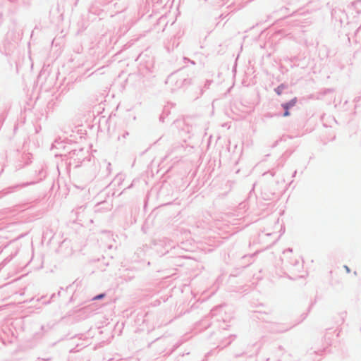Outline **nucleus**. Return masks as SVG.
<instances>
[{
	"label": "nucleus",
	"instance_id": "f257e3e1",
	"mask_svg": "<svg viewBox=\"0 0 361 361\" xmlns=\"http://www.w3.org/2000/svg\"><path fill=\"white\" fill-rule=\"evenodd\" d=\"M283 107H284V109H286V111H285V113L283 114V116H288L289 115V112H288V107H289V104H284V105H283Z\"/></svg>",
	"mask_w": 361,
	"mask_h": 361
},
{
	"label": "nucleus",
	"instance_id": "f03ea898",
	"mask_svg": "<svg viewBox=\"0 0 361 361\" xmlns=\"http://www.w3.org/2000/svg\"><path fill=\"white\" fill-rule=\"evenodd\" d=\"M104 297V294H100V295H98L97 296H95L94 298V300H99V299H101Z\"/></svg>",
	"mask_w": 361,
	"mask_h": 361
},
{
	"label": "nucleus",
	"instance_id": "7ed1b4c3",
	"mask_svg": "<svg viewBox=\"0 0 361 361\" xmlns=\"http://www.w3.org/2000/svg\"><path fill=\"white\" fill-rule=\"evenodd\" d=\"M345 269H346V271H347L348 272H349V271H350V270H349V269H348V267H345Z\"/></svg>",
	"mask_w": 361,
	"mask_h": 361
}]
</instances>
